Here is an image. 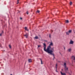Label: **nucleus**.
<instances>
[{
  "instance_id": "nucleus-15",
  "label": "nucleus",
  "mask_w": 75,
  "mask_h": 75,
  "mask_svg": "<svg viewBox=\"0 0 75 75\" xmlns=\"http://www.w3.org/2000/svg\"><path fill=\"white\" fill-rule=\"evenodd\" d=\"M37 13H40V11H38V10L37 11Z\"/></svg>"
},
{
  "instance_id": "nucleus-27",
  "label": "nucleus",
  "mask_w": 75,
  "mask_h": 75,
  "mask_svg": "<svg viewBox=\"0 0 75 75\" xmlns=\"http://www.w3.org/2000/svg\"><path fill=\"white\" fill-rule=\"evenodd\" d=\"M49 37H51V35L50 34V35H49Z\"/></svg>"
},
{
  "instance_id": "nucleus-26",
  "label": "nucleus",
  "mask_w": 75,
  "mask_h": 75,
  "mask_svg": "<svg viewBox=\"0 0 75 75\" xmlns=\"http://www.w3.org/2000/svg\"><path fill=\"white\" fill-rule=\"evenodd\" d=\"M26 31H28V29H27V30H26Z\"/></svg>"
},
{
  "instance_id": "nucleus-5",
  "label": "nucleus",
  "mask_w": 75,
  "mask_h": 75,
  "mask_svg": "<svg viewBox=\"0 0 75 75\" xmlns=\"http://www.w3.org/2000/svg\"><path fill=\"white\" fill-rule=\"evenodd\" d=\"M74 44V41H72V40H71L69 44Z\"/></svg>"
},
{
  "instance_id": "nucleus-7",
  "label": "nucleus",
  "mask_w": 75,
  "mask_h": 75,
  "mask_svg": "<svg viewBox=\"0 0 75 75\" xmlns=\"http://www.w3.org/2000/svg\"><path fill=\"white\" fill-rule=\"evenodd\" d=\"M29 62H32V60L31 59H29L28 60Z\"/></svg>"
},
{
  "instance_id": "nucleus-29",
  "label": "nucleus",
  "mask_w": 75,
  "mask_h": 75,
  "mask_svg": "<svg viewBox=\"0 0 75 75\" xmlns=\"http://www.w3.org/2000/svg\"><path fill=\"white\" fill-rule=\"evenodd\" d=\"M52 50H54V47H53V48H52Z\"/></svg>"
},
{
  "instance_id": "nucleus-17",
  "label": "nucleus",
  "mask_w": 75,
  "mask_h": 75,
  "mask_svg": "<svg viewBox=\"0 0 75 75\" xmlns=\"http://www.w3.org/2000/svg\"><path fill=\"white\" fill-rule=\"evenodd\" d=\"M72 2H70V5H71H71H72Z\"/></svg>"
},
{
  "instance_id": "nucleus-14",
  "label": "nucleus",
  "mask_w": 75,
  "mask_h": 75,
  "mask_svg": "<svg viewBox=\"0 0 75 75\" xmlns=\"http://www.w3.org/2000/svg\"><path fill=\"white\" fill-rule=\"evenodd\" d=\"M9 47L10 48H11V46L10 45H9Z\"/></svg>"
},
{
  "instance_id": "nucleus-1",
  "label": "nucleus",
  "mask_w": 75,
  "mask_h": 75,
  "mask_svg": "<svg viewBox=\"0 0 75 75\" xmlns=\"http://www.w3.org/2000/svg\"><path fill=\"white\" fill-rule=\"evenodd\" d=\"M43 47L44 48V50L46 52H47L48 54H50L51 55H52L53 57H54V54L53 53H52V50H50V49L51 48V47L50 46H48L46 49V44L45 43H43Z\"/></svg>"
},
{
  "instance_id": "nucleus-12",
  "label": "nucleus",
  "mask_w": 75,
  "mask_h": 75,
  "mask_svg": "<svg viewBox=\"0 0 75 75\" xmlns=\"http://www.w3.org/2000/svg\"><path fill=\"white\" fill-rule=\"evenodd\" d=\"M66 23H69V21H68V20H67L66 21Z\"/></svg>"
},
{
  "instance_id": "nucleus-32",
  "label": "nucleus",
  "mask_w": 75,
  "mask_h": 75,
  "mask_svg": "<svg viewBox=\"0 0 75 75\" xmlns=\"http://www.w3.org/2000/svg\"><path fill=\"white\" fill-rule=\"evenodd\" d=\"M62 71H63V69H62Z\"/></svg>"
},
{
  "instance_id": "nucleus-4",
  "label": "nucleus",
  "mask_w": 75,
  "mask_h": 75,
  "mask_svg": "<svg viewBox=\"0 0 75 75\" xmlns=\"http://www.w3.org/2000/svg\"><path fill=\"white\" fill-rule=\"evenodd\" d=\"M24 37H25L26 38H27L28 37V33H26L24 35Z\"/></svg>"
},
{
  "instance_id": "nucleus-28",
  "label": "nucleus",
  "mask_w": 75,
  "mask_h": 75,
  "mask_svg": "<svg viewBox=\"0 0 75 75\" xmlns=\"http://www.w3.org/2000/svg\"><path fill=\"white\" fill-rule=\"evenodd\" d=\"M44 41H45V42H47V40H44Z\"/></svg>"
},
{
  "instance_id": "nucleus-6",
  "label": "nucleus",
  "mask_w": 75,
  "mask_h": 75,
  "mask_svg": "<svg viewBox=\"0 0 75 75\" xmlns=\"http://www.w3.org/2000/svg\"><path fill=\"white\" fill-rule=\"evenodd\" d=\"M60 73L61 74V75H66V74L65 73H62V72L60 71Z\"/></svg>"
},
{
  "instance_id": "nucleus-13",
  "label": "nucleus",
  "mask_w": 75,
  "mask_h": 75,
  "mask_svg": "<svg viewBox=\"0 0 75 75\" xmlns=\"http://www.w3.org/2000/svg\"><path fill=\"white\" fill-rule=\"evenodd\" d=\"M25 29L26 30H27V27H25Z\"/></svg>"
},
{
  "instance_id": "nucleus-30",
  "label": "nucleus",
  "mask_w": 75,
  "mask_h": 75,
  "mask_svg": "<svg viewBox=\"0 0 75 75\" xmlns=\"http://www.w3.org/2000/svg\"><path fill=\"white\" fill-rule=\"evenodd\" d=\"M64 50H65V47H64Z\"/></svg>"
},
{
  "instance_id": "nucleus-19",
  "label": "nucleus",
  "mask_w": 75,
  "mask_h": 75,
  "mask_svg": "<svg viewBox=\"0 0 75 75\" xmlns=\"http://www.w3.org/2000/svg\"><path fill=\"white\" fill-rule=\"evenodd\" d=\"M18 1H19V0H18V1H17L18 3H17V4H18V3H19L18 2Z\"/></svg>"
},
{
  "instance_id": "nucleus-11",
  "label": "nucleus",
  "mask_w": 75,
  "mask_h": 75,
  "mask_svg": "<svg viewBox=\"0 0 75 75\" xmlns=\"http://www.w3.org/2000/svg\"><path fill=\"white\" fill-rule=\"evenodd\" d=\"M35 39H38V36H36L35 37Z\"/></svg>"
},
{
  "instance_id": "nucleus-21",
  "label": "nucleus",
  "mask_w": 75,
  "mask_h": 75,
  "mask_svg": "<svg viewBox=\"0 0 75 75\" xmlns=\"http://www.w3.org/2000/svg\"><path fill=\"white\" fill-rule=\"evenodd\" d=\"M53 57H54V59H53V60H54V58H55V57H54V56H53Z\"/></svg>"
},
{
  "instance_id": "nucleus-24",
  "label": "nucleus",
  "mask_w": 75,
  "mask_h": 75,
  "mask_svg": "<svg viewBox=\"0 0 75 75\" xmlns=\"http://www.w3.org/2000/svg\"><path fill=\"white\" fill-rule=\"evenodd\" d=\"M38 48L39 47H40V45H38Z\"/></svg>"
},
{
  "instance_id": "nucleus-10",
  "label": "nucleus",
  "mask_w": 75,
  "mask_h": 75,
  "mask_svg": "<svg viewBox=\"0 0 75 75\" xmlns=\"http://www.w3.org/2000/svg\"><path fill=\"white\" fill-rule=\"evenodd\" d=\"M71 51V49H69L68 50V51L69 52H70V51Z\"/></svg>"
},
{
  "instance_id": "nucleus-33",
  "label": "nucleus",
  "mask_w": 75,
  "mask_h": 75,
  "mask_svg": "<svg viewBox=\"0 0 75 75\" xmlns=\"http://www.w3.org/2000/svg\"><path fill=\"white\" fill-rule=\"evenodd\" d=\"M11 75H13L12 74H11Z\"/></svg>"
},
{
  "instance_id": "nucleus-23",
  "label": "nucleus",
  "mask_w": 75,
  "mask_h": 75,
  "mask_svg": "<svg viewBox=\"0 0 75 75\" xmlns=\"http://www.w3.org/2000/svg\"><path fill=\"white\" fill-rule=\"evenodd\" d=\"M56 71L57 72H58L57 70V69H56Z\"/></svg>"
},
{
  "instance_id": "nucleus-9",
  "label": "nucleus",
  "mask_w": 75,
  "mask_h": 75,
  "mask_svg": "<svg viewBox=\"0 0 75 75\" xmlns=\"http://www.w3.org/2000/svg\"><path fill=\"white\" fill-rule=\"evenodd\" d=\"M39 59H40L41 62V64H42V59L41 58H39Z\"/></svg>"
},
{
  "instance_id": "nucleus-20",
  "label": "nucleus",
  "mask_w": 75,
  "mask_h": 75,
  "mask_svg": "<svg viewBox=\"0 0 75 75\" xmlns=\"http://www.w3.org/2000/svg\"><path fill=\"white\" fill-rule=\"evenodd\" d=\"M57 64H56V69H57Z\"/></svg>"
},
{
  "instance_id": "nucleus-2",
  "label": "nucleus",
  "mask_w": 75,
  "mask_h": 75,
  "mask_svg": "<svg viewBox=\"0 0 75 75\" xmlns=\"http://www.w3.org/2000/svg\"><path fill=\"white\" fill-rule=\"evenodd\" d=\"M66 63L64 62V71L66 72V73H67V71H68V68L67 67V65H66Z\"/></svg>"
},
{
  "instance_id": "nucleus-31",
  "label": "nucleus",
  "mask_w": 75,
  "mask_h": 75,
  "mask_svg": "<svg viewBox=\"0 0 75 75\" xmlns=\"http://www.w3.org/2000/svg\"><path fill=\"white\" fill-rule=\"evenodd\" d=\"M51 31H52V30H51Z\"/></svg>"
},
{
  "instance_id": "nucleus-34",
  "label": "nucleus",
  "mask_w": 75,
  "mask_h": 75,
  "mask_svg": "<svg viewBox=\"0 0 75 75\" xmlns=\"http://www.w3.org/2000/svg\"><path fill=\"white\" fill-rule=\"evenodd\" d=\"M69 74L70 75H71V74H70L69 73Z\"/></svg>"
},
{
  "instance_id": "nucleus-25",
  "label": "nucleus",
  "mask_w": 75,
  "mask_h": 75,
  "mask_svg": "<svg viewBox=\"0 0 75 75\" xmlns=\"http://www.w3.org/2000/svg\"><path fill=\"white\" fill-rule=\"evenodd\" d=\"M20 20H22V18L21 17L20 18Z\"/></svg>"
},
{
  "instance_id": "nucleus-3",
  "label": "nucleus",
  "mask_w": 75,
  "mask_h": 75,
  "mask_svg": "<svg viewBox=\"0 0 75 75\" xmlns=\"http://www.w3.org/2000/svg\"><path fill=\"white\" fill-rule=\"evenodd\" d=\"M71 32H72V30H69L68 31V32H66V34L67 35H69V34H71Z\"/></svg>"
},
{
  "instance_id": "nucleus-22",
  "label": "nucleus",
  "mask_w": 75,
  "mask_h": 75,
  "mask_svg": "<svg viewBox=\"0 0 75 75\" xmlns=\"http://www.w3.org/2000/svg\"><path fill=\"white\" fill-rule=\"evenodd\" d=\"M1 35H2V34L1 33H0V36H1Z\"/></svg>"
},
{
  "instance_id": "nucleus-16",
  "label": "nucleus",
  "mask_w": 75,
  "mask_h": 75,
  "mask_svg": "<svg viewBox=\"0 0 75 75\" xmlns=\"http://www.w3.org/2000/svg\"><path fill=\"white\" fill-rule=\"evenodd\" d=\"M1 34H3V31H2V32L1 33Z\"/></svg>"
},
{
  "instance_id": "nucleus-8",
  "label": "nucleus",
  "mask_w": 75,
  "mask_h": 75,
  "mask_svg": "<svg viewBox=\"0 0 75 75\" xmlns=\"http://www.w3.org/2000/svg\"><path fill=\"white\" fill-rule=\"evenodd\" d=\"M53 46V44H52V42H51L50 44L49 45V46Z\"/></svg>"
},
{
  "instance_id": "nucleus-18",
  "label": "nucleus",
  "mask_w": 75,
  "mask_h": 75,
  "mask_svg": "<svg viewBox=\"0 0 75 75\" xmlns=\"http://www.w3.org/2000/svg\"><path fill=\"white\" fill-rule=\"evenodd\" d=\"M26 13L27 14H28V11Z\"/></svg>"
}]
</instances>
